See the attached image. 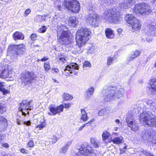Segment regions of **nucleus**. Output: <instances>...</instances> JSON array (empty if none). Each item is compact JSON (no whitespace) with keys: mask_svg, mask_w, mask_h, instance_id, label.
<instances>
[{"mask_svg":"<svg viewBox=\"0 0 156 156\" xmlns=\"http://www.w3.org/2000/svg\"><path fill=\"white\" fill-rule=\"evenodd\" d=\"M116 87H108L102 90L101 96L105 101H108L119 99L122 97L125 93V90L122 88L118 90Z\"/></svg>","mask_w":156,"mask_h":156,"instance_id":"nucleus-1","label":"nucleus"},{"mask_svg":"<svg viewBox=\"0 0 156 156\" xmlns=\"http://www.w3.org/2000/svg\"><path fill=\"white\" fill-rule=\"evenodd\" d=\"M91 32L86 27H83L79 30L76 33V45L79 48L82 47L90 38Z\"/></svg>","mask_w":156,"mask_h":156,"instance_id":"nucleus-2","label":"nucleus"},{"mask_svg":"<svg viewBox=\"0 0 156 156\" xmlns=\"http://www.w3.org/2000/svg\"><path fill=\"white\" fill-rule=\"evenodd\" d=\"M61 31H57V37L59 42L62 45H69L73 42V39L69 36L68 29L64 25L61 27Z\"/></svg>","mask_w":156,"mask_h":156,"instance_id":"nucleus-3","label":"nucleus"},{"mask_svg":"<svg viewBox=\"0 0 156 156\" xmlns=\"http://www.w3.org/2000/svg\"><path fill=\"white\" fill-rule=\"evenodd\" d=\"M104 18L106 20L111 23H118L122 17L119 12H117L115 8L109 9L105 11Z\"/></svg>","mask_w":156,"mask_h":156,"instance_id":"nucleus-4","label":"nucleus"},{"mask_svg":"<svg viewBox=\"0 0 156 156\" xmlns=\"http://www.w3.org/2000/svg\"><path fill=\"white\" fill-rule=\"evenodd\" d=\"M25 47L23 44L10 45L8 48V54L12 59L16 58L24 53L26 50Z\"/></svg>","mask_w":156,"mask_h":156,"instance_id":"nucleus-5","label":"nucleus"},{"mask_svg":"<svg viewBox=\"0 0 156 156\" xmlns=\"http://www.w3.org/2000/svg\"><path fill=\"white\" fill-rule=\"evenodd\" d=\"M131 9L134 14L139 13L143 16L149 14L151 11L150 6L146 3H136L133 9Z\"/></svg>","mask_w":156,"mask_h":156,"instance_id":"nucleus-6","label":"nucleus"},{"mask_svg":"<svg viewBox=\"0 0 156 156\" xmlns=\"http://www.w3.org/2000/svg\"><path fill=\"white\" fill-rule=\"evenodd\" d=\"M125 20L129 24V26H131L134 30H138L141 29V25L140 21L133 15L129 14L126 15Z\"/></svg>","mask_w":156,"mask_h":156,"instance_id":"nucleus-7","label":"nucleus"},{"mask_svg":"<svg viewBox=\"0 0 156 156\" xmlns=\"http://www.w3.org/2000/svg\"><path fill=\"white\" fill-rule=\"evenodd\" d=\"M63 5L66 8L74 13L78 12L80 9V4L76 0H65Z\"/></svg>","mask_w":156,"mask_h":156,"instance_id":"nucleus-8","label":"nucleus"},{"mask_svg":"<svg viewBox=\"0 0 156 156\" xmlns=\"http://www.w3.org/2000/svg\"><path fill=\"white\" fill-rule=\"evenodd\" d=\"M32 101L24 100L20 104L19 109L23 115L26 116L29 114V111L33 109Z\"/></svg>","mask_w":156,"mask_h":156,"instance_id":"nucleus-9","label":"nucleus"},{"mask_svg":"<svg viewBox=\"0 0 156 156\" xmlns=\"http://www.w3.org/2000/svg\"><path fill=\"white\" fill-rule=\"evenodd\" d=\"M80 152L79 154L80 153L85 156H97L95 153L94 152V150L91 149V147L88 145L87 143L82 144L81 147L79 149Z\"/></svg>","mask_w":156,"mask_h":156,"instance_id":"nucleus-10","label":"nucleus"},{"mask_svg":"<svg viewBox=\"0 0 156 156\" xmlns=\"http://www.w3.org/2000/svg\"><path fill=\"white\" fill-rule=\"evenodd\" d=\"M126 121L128 126L132 131H136L139 129L136 121L135 120V117L132 113H130L126 116Z\"/></svg>","mask_w":156,"mask_h":156,"instance_id":"nucleus-11","label":"nucleus"},{"mask_svg":"<svg viewBox=\"0 0 156 156\" xmlns=\"http://www.w3.org/2000/svg\"><path fill=\"white\" fill-rule=\"evenodd\" d=\"M87 22L91 26L96 27L98 26L99 20V16L96 14L90 13L87 18Z\"/></svg>","mask_w":156,"mask_h":156,"instance_id":"nucleus-12","label":"nucleus"},{"mask_svg":"<svg viewBox=\"0 0 156 156\" xmlns=\"http://www.w3.org/2000/svg\"><path fill=\"white\" fill-rule=\"evenodd\" d=\"M64 108L63 105H61L56 107H54L52 105H50L48 109L50 112H48V114L51 116L55 115L63 112Z\"/></svg>","mask_w":156,"mask_h":156,"instance_id":"nucleus-13","label":"nucleus"},{"mask_svg":"<svg viewBox=\"0 0 156 156\" xmlns=\"http://www.w3.org/2000/svg\"><path fill=\"white\" fill-rule=\"evenodd\" d=\"M34 73L32 72H27L23 74L22 77L23 83L27 84V83H30L33 80Z\"/></svg>","mask_w":156,"mask_h":156,"instance_id":"nucleus-14","label":"nucleus"},{"mask_svg":"<svg viewBox=\"0 0 156 156\" xmlns=\"http://www.w3.org/2000/svg\"><path fill=\"white\" fill-rule=\"evenodd\" d=\"M150 86L148 87L151 92V94L153 98L156 100V79H152L150 80Z\"/></svg>","mask_w":156,"mask_h":156,"instance_id":"nucleus-15","label":"nucleus"},{"mask_svg":"<svg viewBox=\"0 0 156 156\" xmlns=\"http://www.w3.org/2000/svg\"><path fill=\"white\" fill-rule=\"evenodd\" d=\"M155 134L154 131L151 129H148L144 130L142 133V135L144 140H147L151 138Z\"/></svg>","mask_w":156,"mask_h":156,"instance_id":"nucleus-16","label":"nucleus"},{"mask_svg":"<svg viewBox=\"0 0 156 156\" xmlns=\"http://www.w3.org/2000/svg\"><path fill=\"white\" fill-rule=\"evenodd\" d=\"M79 69V66L76 63H73L70 65H67L65 67L64 69V71H68L70 73H73L75 75H77L78 74V72L76 71H74V69Z\"/></svg>","mask_w":156,"mask_h":156,"instance_id":"nucleus-17","label":"nucleus"},{"mask_svg":"<svg viewBox=\"0 0 156 156\" xmlns=\"http://www.w3.org/2000/svg\"><path fill=\"white\" fill-rule=\"evenodd\" d=\"M153 115L151 112L147 111H144L140 115V120H141L144 123L150 119Z\"/></svg>","mask_w":156,"mask_h":156,"instance_id":"nucleus-18","label":"nucleus"},{"mask_svg":"<svg viewBox=\"0 0 156 156\" xmlns=\"http://www.w3.org/2000/svg\"><path fill=\"white\" fill-rule=\"evenodd\" d=\"M135 2V0H126L121 4L119 6L122 9L129 8Z\"/></svg>","mask_w":156,"mask_h":156,"instance_id":"nucleus-19","label":"nucleus"},{"mask_svg":"<svg viewBox=\"0 0 156 156\" xmlns=\"http://www.w3.org/2000/svg\"><path fill=\"white\" fill-rule=\"evenodd\" d=\"M145 123L146 125L152 127H156V118L154 115L151 116Z\"/></svg>","mask_w":156,"mask_h":156,"instance_id":"nucleus-20","label":"nucleus"},{"mask_svg":"<svg viewBox=\"0 0 156 156\" xmlns=\"http://www.w3.org/2000/svg\"><path fill=\"white\" fill-rule=\"evenodd\" d=\"M141 52L138 50H136L135 51L132 52L131 54L129 55L127 58V61L129 62L135 59L139 55Z\"/></svg>","mask_w":156,"mask_h":156,"instance_id":"nucleus-21","label":"nucleus"},{"mask_svg":"<svg viewBox=\"0 0 156 156\" xmlns=\"http://www.w3.org/2000/svg\"><path fill=\"white\" fill-rule=\"evenodd\" d=\"M9 76V72L7 66L0 67V77L5 78Z\"/></svg>","mask_w":156,"mask_h":156,"instance_id":"nucleus-22","label":"nucleus"},{"mask_svg":"<svg viewBox=\"0 0 156 156\" xmlns=\"http://www.w3.org/2000/svg\"><path fill=\"white\" fill-rule=\"evenodd\" d=\"M155 30H156V23L153 22L151 23V25H150L149 31L147 33V34L151 36H154L155 34Z\"/></svg>","mask_w":156,"mask_h":156,"instance_id":"nucleus-23","label":"nucleus"},{"mask_svg":"<svg viewBox=\"0 0 156 156\" xmlns=\"http://www.w3.org/2000/svg\"><path fill=\"white\" fill-rule=\"evenodd\" d=\"M13 37L14 39L16 41L19 40H23L24 37L22 33L18 31H16L13 34Z\"/></svg>","mask_w":156,"mask_h":156,"instance_id":"nucleus-24","label":"nucleus"},{"mask_svg":"<svg viewBox=\"0 0 156 156\" xmlns=\"http://www.w3.org/2000/svg\"><path fill=\"white\" fill-rule=\"evenodd\" d=\"M105 34L106 37L107 38L112 39L114 36L113 30L110 28H108L106 29Z\"/></svg>","mask_w":156,"mask_h":156,"instance_id":"nucleus-25","label":"nucleus"},{"mask_svg":"<svg viewBox=\"0 0 156 156\" xmlns=\"http://www.w3.org/2000/svg\"><path fill=\"white\" fill-rule=\"evenodd\" d=\"M94 91V89L93 87H91L86 90L85 95L87 99H89L90 98L93 94Z\"/></svg>","mask_w":156,"mask_h":156,"instance_id":"nucleus-26","label":"nucleus"},{"mask_svg":"<svg viewBox=\"0 0 156 156\" xmlns=\"http://www.w3.org/2000/svg\"><path fill=\"white\" fill-rule=\"evenodd\" d=\"M91 145L94 148H98L99 147V141L95 138L91 137L90 139Z\"/></svg>","mask_w":156,"mask_h":156,"instance_id":"nucleus-27","label":"nucleus"},{"mask_svg":"<svg viewBox=\"0 0 156 156\" xmlns=\"http://www.w3.org/2000/svg\"><path fill=\"white\" fill-rule=\"evenodd\" d=\"M72 141L68 142L66 145L62 147L59 151L60 153L62 154H65L67 152L69 146L72 144Z\"/></svg>","mask_w":156,"mask_h":156,"instance_id":"nucleus-28","label":"nucleus"},{"mask_svg":"<svg viewBox=\"0 0 156 156\" xmlns=\"http://www.w3.org/2000/svg\"><path fill=\"white\" fill-rule=\"evenodd\" d=\"M155 100H147L145 101V103L147 105L149 106L152 108H155L156 110V102Z\"/></svg>","mask_w":156,"mask_h":156,"instance_id":"nucleus-29","label":"nucleus"},{"mask_svg":"<svg viewBox=\"0 0 156 156\" xmlns=\"http://www.w3.org/2000/svg\"><path fill=\"white\" fill-rule=\"evenodd\" d=\"M78 23V20L75 16H72L69 18V23L73 27H75Z\"/></svg>","mask_w":156,"mask_h":156,"instance_id":"nucleus-30","label":"nucleus"},{"mask_svg":"<svg viewBox=\"0 0 156 156\" xmlns=\"http://www.w3.org/2000/svg\"><path fill=\"white\" fill-rule=\"evenodd\" d=\"M123 137L122 136L114 138L113 139H111L110 142H112L114 144H119L122 143Z\"/></svg>","mask_w":156,"mask_h":156,"instance_id":"nucleus-31","label":"nucleus"},{"mask_svg":"<svg viewBox=\"0 0 156 156\" xmlns=\"http://www.w3.org/2000/svg\"><path fill=\"white\" fill-rule=\"evenodd\" d=\"M81 119L84 122H85L88 119V117L86 111L83 109H81Z\"/></svg>","mask_w":156,"mask_h":156,"instance_id":"nucleus-32","label":"nucleus"},{"mask_svg":"<svg viewBox=\"0 0 156 156\" xmlns=\"http://www.w3.org/2000/svg\"><path fill=\"white\" fill-rule=\"evenodd\" d=\"M116 59V58L114 56L108 57L107 58V65L110 66Z\"/></svg>","mask_w":156,"mask_h":156,"instance_id":"nucleus-33","label":"nucleus"},{"mask_svg":"<svg viewBox=\"0 0 156 156\" xmlns=\"http://www.w3.org/2000/svg\"><path fill=\"white\" fill-rule=\"evenodd\" d=\"M46 16L37 15L35 17L36 20L38 23L41 22L45 20Z\"/></svg>","mask_w":156,"mask_h":156,"instance_id":"nucleus-34","label":"nucleus"},{"mask_svg":"<svg viewBox=\"0 0 156 156\" xmlns=\"http://www.w3.org/2000/svg\"><path fill=\"white\" fill-rule=\"evenodd\" d=\"M4 83L0 82V91L2 92L3 94H5L9 93V91L4 88Z\"/></svg>","mask_w":156,"mask_h":156,"instance_id":"nucleus-35","label":"nucleus"},{"mask_svg":"<svg viewBox=\"0 0 156 156\" xmlns=\"http://www.w3.org/2000/svg\"><path fill=\"white\" fill-rule=\"evenodd\" d=\"M62 97L64 100H71L73 98L72 96L66 93H64L62 95Z\"/></svg>","mask_w":156,"mask_h":156,"instance_id":"nucleus-36","label":"nucleus"},{"mask_svg":"<svg viewBox=\"0 0 156 156\" xmlns=\"http://www.w3.org/2000/svg\"><path fill=\"white\" fill-rule=\"evenodd\" d=\"M110 133L106 131L103 132L102 135L103 140H105L107 139L110 136Z\"/></svg>","mask_w":156,"mask_h":156,"instance_id":"nucleus-37","label":"nucleus"},{"mask_svg":"<svg viewBox=\"0 0 156 156\" xmlns=\"http://www.w3.org/2000/svg\"><path fill=\"white\" fill-rule=\"evenodd\" d=\"M1 124L4 125L5 126L7 125L6 119L3 116L0 117V124Z\"/></svg>","mask_w":156,"mask_h":156,"instance_id":"nucleus-38","label":"nucleus"},{"mask_svg":"<svg viewBox=\"0 0 156 156\" xmlns=\"http://www.w3.org/2000/svg\"><path fill=\"white\" fill-rule=\"evenodd\" d=\"M52 145L50 143L46 144L45 145V150L46 151L47 153L49 152L52 148Z\"/></svg>","mask_w":156,"mask_h":156,"instance_id":"nucleus-39","label":"nucleus"},{"mask_svg":"<svg viewBox=\"0 0 156 156\" xmlns=\"http://www.w3.org/2000/svg\"><path fill=\"white\" fill-rule=\"evenodd\" d=\"M140 151L146 156H154L153 154L148 152L147 151L144 150L143 149L140 150Z\"/></svg>","mask_w":156,"mask_h":156,"instance_id":"nucleus-40","label":"nucleus"},{"mask_svg":"<svg viewBox=\"0 0 156 156\" xmlns=\"http://www.w3.org/2000/svg\"><path fill=\"white\" fill-rule=\"evenodd\" d=\"M41 124L40 125H37L36 126V128H39V129L41 130L43 129L46 125V122L44 120L42 122H41Z\"/></svg>","mask_w":156,"mask_h":156,"instance_id":"nucleus-41","label":"nucleus"},{"mask_svg":"<svg viewBox=\"0 0 156 156\" xmlns=\"http://www.w3.org/2000/svg\"><path fill=\"white\" fill-rule=\"evenodd\" d=\"M44 67L45 71L47 72H48L51 69L50 66L48 62L44 63Z\"/></svg>","mask_w":156,"mask_h":156,"instance_id":"nucleus-42","label":"nucleus"},{"mask_svg":"<svg viewBox=\"0 0 156 156\" xmlns=\"http://www.w3.org/2000/svg\"><path fill=\"white\" fill-rule=\"evenodd\" d=\"M91 66V65L90 62L88 61H85L83 64V67L84 69L87 67H90Z\"/></svg>","mask_w":156,"mask_h":156,"instance_id":"nucleus-43","label":"nucleus"},{"mask_svg":"<svg viewBox=\"0 0 156 156\" xmlns=\"http://www.w3.org/2000/svg\"><path fill=\"white\" fill-rule=\"evenodd\" d=\"M51 139L52 140V142L53 144H55L56 142L58 139L55 135H53L51 137Z\"/></svg>","mask_w":156,"mask_h":156,"instance_id":"nucleus-44","label":"nucleus"},{"mask_svg":"<svg viewBox=\"0 0 156 156\" xmlns=\"http://www.w3.org/2000/svg\"><path fill=\"white\" fill-rule=\"evenodd\" d=\"M127 146L125 145L123 148L122 149H120V154H122L125 153L126 150L127 148Z\"/></svg>","mask_w":156,"mask_h":156,"instance_id":"nucleus-45","label":"nucleus"},{"mask_svg":"<svg viewBox=\"0 0 156 156\" xmlns=\"http://www.w3.org/2000/svg\"><path fill=\"white\" fill-rule=\"evenodd\" d=\"M106 111V109L104 108L102 109L99 111L98 113V115L100 116H102L105 114Z\"/></svg>","mask_w":156,"mask_h":156,"instance_id":"nucleus-46","label":"nucleus"},{"mask_svg":"<svg viewBox=\"0 0 156 156\" xmlns=\"http://www.w3.org/2000/svg\"><path fill=\"white\" fill-rule=\"evenodd\" d=\"M47 28L45 26H43L41 28L39 29L40 32L42 33L45 32Z\"/></svg>","mask_w":156,"mask_h":156,"instance_id":"nucleus-47","label":"nucleus"},{"mask_svg":"<svg viewBox=\"0 0 156 156\" xmlns=\"http://www.w3.org/2000/svg\"><path fill=\"white\" fill-rule=\"evenodd\" d=\"M37 37V35L35 34H31L30 36V38L32 41H35Z\"/></svg>","mask_w":156,"mask_h":156,"instance_id":"nucleus-48","label":"nucleus"},{"mask_svg":"<svg viewBox=\"0 0 156 156\" xmlns=\"http://www.w3.org/2000/svg\"><path fill=\"white\" fill-rule=\"evenodd\" d=\"M9 147V145L7 143H4L2 144L1 147L3 148V147H5L6 148H8Z\"/></svg>","mask_w":156,"mask_h":156,"instance_id":"nucleus-49","label":"nucleus"},{"mask_svg":"<svg viewBox=\"0 0 156 156\" xmlns=\"http://www.w3.org/2000/svg\"><path fill=\"white\" fill-rule=\"evenodd\" d=\"M34 142L32 140L30 141L28 143V145L29 146V147H33L34 146Z\"/></svg>","mask_w":156,"mask_h":156,"instance_id":"nucleus-50","label":"nucleus"},{"mask_svg":"<svg viewBox=\"0 0 156 156\" xmlns=\"http://www.w3.org/2000/svg\"><path fill=\"white\" fill-rule=\"evenodd\" d=\"M23 124L27 126H29L30 125L31 122L30 121H25L23 122Z\"/></svg>","mask_w":156,"mask_h":156,"instance_id":"nucleus-51","label":"nucleus"},{"mask_svg":"<svg viewBox=\"0 0 156 156\" xmlns=\"http://www.w3.org/2000/svg\"><path fill=\"white\" fill-rule=\"evenodd\" d=\"M117 31L118 34L121 37V34H122V29L121 28H119L118 29V30H117Z\"/></svg>","mask_w":156,"mask_h":156,"instance_id":"nucleus-52","label":"nucleus"},{"mask_svg":"<svg viewBox=\"0 0 156 156\" xmlns=\"http://www.w3.org/2000/svg\"><path fill=\"white\" fill-rule=\"evenodd\" d=\"M87 124H84L81 126L78 129V131H80L82 130V129L85 126H86Z\"/></svg>","mask_w":156,"mask_h":156,"instance_id":"nucleus-53","label":"nucleus"},{"mask_svg":"<svg viewBox=\"0 0 156 156\" xmlns=\"http://www.w3.org/2000/svg\"><path fill=\"white\" fill-rule=\"evenodd\" d=\"M48 59V58L46 57H44L42 58L41 60V61L44 62L46 61Z\"/></svg>","mask_w":156,"mask_h":156,"instance_id":"nucleus-54","label":"nucleus"},{"mask_svg":"<svg viewBox=\"0 0 156 156\" xmlns=\"http://www.w3.org/2000/svg\"><path fill=\"white\" fill-rule=\"evenodd\" d=\"M3 106L0 104V114H2L3 113Z\"/></svg>","mask_w":156,"mask_h":156,"instance_id":"nucleus-55","label":"nucleus"},{"mask_svg":"<svg viewBox=\"0 0 156 156\" xmlns=\"http://www.w3.org/2000/svg\"><path fill=\"white\" fill-rule=\"evenodd\" d=\"M27 150L26 149L23 148H22L20 150V152L23 154L27 153Z\"/></svg>","mask_w":156,"mask_h":156,"instance_id":"nucleus-56","label":"nucleus"},{"mask_svg":"<svg viewBox=\"0 0 156 156\" xmlns=\"http://www.w3.org/2000/svg\"><path fill=\"white\" fill-rule=\"evenodd\" d=\"M94 121V119H91L90 121H89L87 123H86L87 124V126H88L89 125L92 123V122Z\"/></svg>","mask_w":156,"mask_h":156,"instance_id":"nucleus-57","label":"nucleus"},{"mask_svg":"<svg viewBox=\"0 0 156 156\" xmlns=\"http://www.w3.org/2000/svg\"><path fill=\"white\" fill-rule=\"evenodd\" d=\"M31 12V10L30 9H27L25 12V14L27 15H28Z\"/></svg>","mask_w":156,"mask_h":156,"instance_id":"nucleus-58","label":"nucleus"},{"mask_svg":"<svg viewBox=\"0 0 156 156\" xmlns=\"http://www.w3.org/2000/svg\"><path fill=\"white\" fill-rule=\"evenodd\" d=\"M152 38L151 37L146 38V41L148 42H150L151 41H152Z\"/></svg>","mask_w":156,"mask_h":156,"instance_id":"nucleus-59","label":"nucleus"},{"mask_svg":"<svg viewBox=\"0 0 156 156\" xmlns=\"http://www.w3.org/2000/svg\"><path fill=\"white\" fill-rule=\"evenodd\" d=\"M71 105L70 104H64V107L65 108H68L69 107H70Z\"/></svg>","mask_w":156,"mask_h":156,"instance_id":"nucleus-60","label":"nucleus"},{"mask_svg":"<svg viewBox=\"0 0 156 156\" xmlns=\"http://www.w3.org/2000/svg\"><path fill=\"white\" fill-rule=\"evenodd\" d=\"M59 59L60 61H62L63 62H64L66 61L65 58L63 57L60 58Z\"/></svg>","mask_w":156,"mask_h":156,"instance_id":"nucleus-61","label":"nucleus"},{"mask_svg":"<svg viewBox=\"0 0 156 156\" xmlns=\"http://www.w3.org/2000/svg\"><path fill=\"white\" fill-rule=\"evenodd\" d=\"M53 70L56 73H58V70L57 68H53Z\"/></svg>","mask_w":156,"mask_h":156,"instance_id":"nucleus-62","label":"nucleus"},{"mask_svg":"<svg viewBox=\"0 0 156 156\" xmlns=\"http://www.w3.org/2000/svg\"><path fill=\"white\" fill-rule=\"evenodd\" d=\"M115 122L117 124H118L120 123V121L119 119H117L115 120Z\"/></svg>","mask_w":156,"mask_h":156,"instance_id":"nucleus-63","label":"nucleus"},{"mask_svg":"<svg viewBox=\"0 0 156 156\" xmlns=\"http://www.w3.org/2000/svg\"><path fill=\"white\" fill-rule=\"evenodd\" d=\"M2 156H12L10 154H7V155H6V154H4V155H2Z\"/></svg>","mask_w":156,"mask_h":156,"instance_id":"nucleus-64","label":"nucleus"}]
</instances>
